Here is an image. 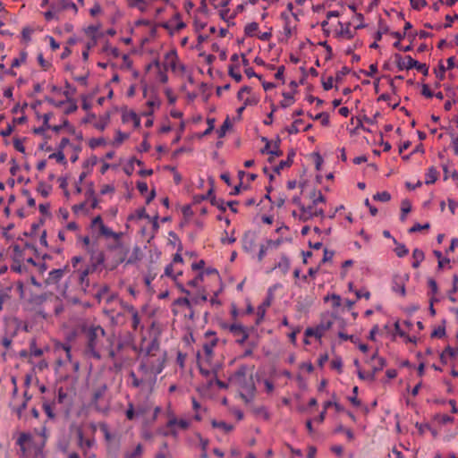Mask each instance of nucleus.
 <instances>
[{
    "label": "nucleus",
    "mask_w": 458,
    "mask_h": 458,
    "mask_svg": "<svg viewBox=\"0 0 458 458\" xmlns=\"http://www.w3.org/2000/svg\"><path fill=\"white\" fill-rule=\"evenodd\" d=\"M31 440V436L28 433H21L18 439L17 445L20 446L22 453L26 452L25 445Z\"/></svg>",
    "instance_id": "22"
},
{
    "label": "nucleus",
    "mask_w": 458,
    "mask_h": 458,
    "mask_svg": "<svg viewBox=\"0 0 458 458\" xmlns=\"http://www.w3.org/2000/svg\"><path fill=\"white\" fill-rule=\"evenodd\" d=\"M99 429L104 434L106 440L110 441L112 438L111 433L109 431V428L106 423L101 422L98 424Z\"/></svg>",
    "instance_id": "43"
},
{
    "label": "nucleus",
    "mask_w": 458,
    "mask_h": 458,
    "mask_svg": "<svg viewBox=\"0 0 458 458\" xmlns=\"http://www.w3.org/2000/svg\"><path fill=\"white\" fill-rule=\"evenodd\" d=\"M211 203L212 205L216 206L219 209L223 211H225L226 209V204L224 202L223 199H216L215 197H213V199H211Z\"/></svg>",
    "instance_id": "53"
},
{
    "label": "nucleus",
    "mask_w": 458,
    "mask_h": 458,
    "mask_svg": "<svg viewBox=\"0 0 458 458\" xmlns=\"http://www.w3.org/2000/svg\"><path fill=\"white\" fill-rule=\"evenodd\" d=\"M394 57L399 71L410 70L416 65V60L412 59L411 55L403 57L400 54H394Z\"/></svg>",
    "instance_id": "10"
},
{
    "label": "nucleus",
    "mask_w": 458,
    "mask_h": 458,
    "mask_svg": "<svg viewBox=\"0 0 458 458\" xmlns=\"http://www.w3.org/2000/svg\"><path fill=\"white\" fill-rule=\"evenodd\" d=\"M445 335V326H438L431 333V337H433V338H442Z\"/></svg>",
    "instance_id": "42"
},
{
    "label": "nucleus",
    "mask_w": 458,
    "mask_h": 458,
    "mask_svg": "<svg viewBox=\"0 0 458 458\" xmlns=\"http://www.w3.org/2000/svg\"><path fill=\"white\" fill-rule=\"evenodd\" d=\"M283 242L282 238H278L277 240H267L266 244L269 249H277Z\"/></svg>",
    "instance_id": "52"
},
{
    "label": "nucleus",
    "mask_w": 458,
    "mask_h": 458,
    "mask_svg": "<svg viewBox=\"0 0 458 458\" xmlns=\"http://www.w3.org/2000/svg\"><path fill=\"white\" fill-rule=\"evenodd\" d=\"M131 327L134 331H137L139 328H142L143 327L141 326V318L139 315V312L137 313H134L132 316H131Z\"/></svg>",
    "instance_id": "37"
},
{
    "label": "nucleus",
    "mask_w": 458,
    "mask_h": 458,
    "mask_svg": "<svg viewBox=\"0 0 458 458\" xmlns=\"http://www.w3.org/2000/svg\"><path fill=\"white\" fill-rule=\"evenodd\" d=\"M283 97L284 99L280 103V106L283 108H286L294 103V98L292 93L284 92Z\"/></svg>",
    "instance_id": "31"
},
{
    "label": "nucleus",
    "mask_w": 458,
    "mask_h": 458,
    "mask_svg": "<svg viewBox=\"0 0 458 458\" xmlns=\"http://www.w3.org/2000/svg\"><path fill=\"white\" fill-rule=\"evenodd\" d=\"M333 325V321L330 318H325L322 319L320 324L318 325L322 330V332L325 334L327 330H328Z\"/></svg>",
    "instance_id": "45"
},
{
    "label": "nucleus",
    "mask_w": 458,
    "mask_h": 458,
    "mask_svg": "<svg viewBox=\"0 0 458 458\" xmlns=\"http://www.w3.org/2000/svg\"><path fill=\"white\" fill-rule=\"evenodd\" d=\"M13 147H14V148L17 151H19L21 153H24L25 152V147L23 145L22 140H21L20 139H15L13 140Z\"/></svg>",
    "instance_id": "58"
},
{
    "label": "nucleus",
    "mask_w": 458,
    "mask_h": 458,
    "mask_svg": "<svg viewBox=\"0 0 458 458\" xmlns=\"http://www.w3.org/2000/svg\"><path fill=\"white\" fill-rule=\"evenodd\" d=\"M412 267L417 268L420 267L421 261L424 259V252L421 250L415 249L412 252Z\"/></svg>",
    "instance_id": "21"
},
{
    "label": "nucleus",
    "mask_w": 458,
    "mask_h": 458,
    "mask_svg": "<svg viewBox=\"0 0 458 458\" xmlns=\"http://www.w3.org/2000/svg\"><path fill=\"white\" fill-rule=\"evenodd\" d=\"M259 30V24L257 22L248 23L244 28L245 35L252 37L256 34Z\"/></svg>",
    "instance_id": "32"
},
{
    "label": "nucleus",
    "mask_w": 458,
    "mask_h": 458,
    "mask_svg": "<svg viewBox=\"0 0 458 458\" xmlns=\"http://www.w3.org/2000/svg\"><path fill=\"white\" fill-rule=\"evenodd\" d=\"M370 360L374 363L372 371L375 372V374L386 366V360L382 357H379L377 352H375Z\"/></svg>",
    "instance_id": "19"
},
{
    "label": "nucleus",
    "mask_w": 458,
    "mask_h": 458,
    "mask_svg": "<svg viewBox=\"0 0 458 458\" xmlns=\"http://www.w3.org/2000/svg\"><path fill=\"white\" fill-rule=\"evenodd\" d=\"M163 65L165 71L171 69L174 72L178 71L182 72H185V66L179 63L175 50H171L165 54Z\"/></svg>",
    "instance_id": "7"
},
{
    "label": "nucleus",
    "mask_w": 458,
    "mask_h": 458,
    "mask_svg": "<svg viewBox=\"0 0 458 458\" xmlns=\"http://www.w3.org/2000/svg\"><path fill=\"white\" fill-rule=\"evenodd\" d=\"M262 141L266 143L265 147L261 149L262 154H270L272 143L265 137L262 138Z\"/></svg>",
    "instance_id": "62"
},
{
    "label": "nucleus",
    "mask_w": 458,
    "mask_h": 458,
    "mask_svg": "<svg viewBox=\"0 0 458 458\" xmlns=\"http://www.w3.org/2000/svg\"><path fill=\"white\" fill-rule=\"evenodd\" d=\"M230 332L236 337L239 344H243L249 337L248 330L242 324L233 323L229 326Z\"/></svg>",
    "instance_id": "8"
},
{
    "label": "nucleus",
    "mask_w": 458,
    "mask_h": 458,
    "mask_svg": "<svg viewBox=\"0 0 458 458\" xmlns=\"http://www.w3.org/2000/svg\"><path fill=\"white\" fill-rule=\"evenodd\" d=\"M176 426L178 429L186 430L190 427V421L184 419H177L176 417H172L170 420H167L166 427Z\"/></svg>",
    "instance_id": "15"
},
{
    "label": "nucleus",
    "mask_w": 458,
    "mask_h": 458,
    "mask_svg": "<svg viewBox=\"0 0 458 458\" xmlns=\"http://www.w3.org/2000/svg\"><path fill=\"white\" fill-rule=\"evenodd\" d=\"M316 120H320L323 126L329 125V115L327 113H319L315 116Z\"/></svg>",
    "instance_id": "47"
},
{
    "label": "nucleus",
    "mask_w": 458,
    "mask_h": 458,
    "mask_svg": "<svg viewBox=\"0 0 458 458\" xmlns=\"http://www.w3.org/2000/svg\"><path fill=\"white\" fill-rule=\"evenodd\" d=\"M375 372H368V373H365L363 371H361L360 369L358 370V377L360 379H362V380H369V381H374L375 380Z\"/></svg>",
    "instance_id": "44"
},
{
    "label": "nucleus",
    "mask_w": 458,
    "mask_h": 458,
    "mask_svg": "<svg viewBox=\"0 0 458 458\" xmlns=\"http://www.w3.org/2000/svg\"><path fill=\"white\" fill-rule=\"evenodd\" d=\"M143 454V446L141 444H138L136 447L131 451H127L124 454V458H140Z\"/></svg>",
    "instance_id": "23"
},
{
    "label": "nucleus",
    "mask_w": 458,
    "mask_h": 458,
    "mask_svg": "<svg viewBox=\"0 0 458 458\" xmlns=\"http://www.w3.org/2000/svg\"><path fill=\"white\" fill-rule=\"evenodd\" d=\"M235 68L239 69V66L230 65L228 69L229 75L236 81L240 82L242 80V76L239 72H235Z\"/></svg>",
    "instance_id": "38"
},
{
    "label": "nucleus",
    "mask_w": 458,
    "mask_h": 458,
    "mask_svg": "<svg viewBox=\"0 0 458 458\" xmlns=\"http://www.w3.org/2000/svg\"><path fill=\"white\" fill-rule=\"evenodd\" d=\"M159 350V344L157 340H152L145 350V354L147 356L146 359H143L141 361L139 369L142 371L143 373L150 372L151 374H154L155 376L161 373L163 367L162 365L158 364L157 366H155L153 364V361L151 360L152 357L156 356V352Z\"/></svg>",
    "instance_id": "3"
},
{
    "label": "nucleus",
    "mask_w": 458,
    "mask_h": 458,
    "mask_svg": "<svg viewBox=\"0 0 458 458\" xmlns=\"http://www.w3.org/2000/svg\"><path fill=\"white\" fill-rule=\"evenodd\" d=\"M10 299L8 290L0 289V311L3 310L4 303Z\"/></svg>",
    "instance_id": "46"
},
{
    "label": "nucleus",
    "mask_w": 458,
    "mask_h": 458,
    "mask_svg": "<svg viewBox=\"0 0 458 458\" xmlns=\"http://www.w3.org/2000/svg\"><path fill=\"white\" fill-rule=\"evenodd\" d=\"M438 176V172L435 167H429L427 174H426V184H431L434 183Z\"/></svg>",
    "instance_id": "25"
},
{
    "label": "nucleus",
    "mask_w": 458,
    "mask_h": 458,
    "mask_svg": "<svg viewBox=\"0 0 458 458\" xmlns=\"http://www.w3.org/2000/svg\"><path fill=\"white\" fill-rule=\"evenodd\" d=\"M231 127L229 118H226L220 128L216 131L218 138H223L226 134L228 129Z\"/></svg>",
    "instance_id": "35"
},
{
    "label": "nucleus",
    "mask_w": 458,
    "mask_h": 458,
    "mask_svg": "<svg viewBox=\"0 0 458 458\" xmlns=\"http://www.w3.org/2000/svg\"><path fill=\"white\" fill-rule=\"evenodd\" d=\"M373 199L381 202H387L391 199L390 193L387 191L377 192L373 196Z\"/></svg>",
    "instance_id": "40"
},
{
    "label": "nucleus",
    "mask_w": 458,
    "mask_h": 458,
    "mask_svg": "<svg viewBox=\"0 0 458 458\" xmlns=\"http://www.w3.org/2000/svg\"><path fill=\"white\" fill-rule=\"evenodd\" d=\"M391 35L395 38L397 39V41H395L394 43V47L403 51V52H409L412 49V45L410 44L408 46H406L405 47H401V43L400 41L404 38L406 37V34L405 32L403 33H400L398 31H394V32H392Z\"/></svg>",
    "instance_id": "17"
},
{
    "label": "nucleus",
    "mask_w": 458,
    "mask_h": 458,
    "mask_svg": "<svg viewBox=\"0 0 458 458\" xmlns=\"http://www.w3.org/2000/svg\"><path fill=\"white\" fill-rule=\"evenodd\" d=\"M357 299L365 298L369 300L370 298V293L367 290H356L354 291Z\"/></svg>",
    "instance_id": "56"
},
{
    "label": "nucleus",
    "mask_w": 458,
    "mask_h": 458,
    "mask_svg": "<svg viewBox=\"0 0 458 458\" xmlns=\"http://www.w3.org/2000/svg\"><path fill=\"white\" fill-rule=\"evenodd\" d=\"M413 68L417 69L419 72H421L424 75H428V67L425 64H420L416 61V65Z\"/></svg>",
    "instance_id": "60"
},
{
    "label": "nucleus",
    "mask_w": 458,
    "mask_h": 458,
    "mask_svg": "<svg viewBox=\"0 0 458 458\" xmlns=\"http://www.w3.org/2000/svg\"><path fill=\"white\" fill-rule=\"evenodd\" d=\"M203 280V272H200L198 276H195V278L190 280L187 284L191 287H197L199 284V282H201Z\"/></svg>",
    "instance_id": "49"
},
{
    "label": "nucleus",
    "mask_w": 458,
    "mask_h": 458,
    "mask_svg": "<svg viewBox=\"0 0 458 458\" xmlns=\"http://www.w3.org/2000/svg\"><path fill=\"white\" fill-rule=\"evenodd\" d=\"M162 435L165 437L170 436V437H173L174 438H177L178 437V428L176 426H173V427L165 426V428L162 432Z\"/></svg>",
    "instance_id": "36"
},
{
    "label": "nucleus",
    "mask_w": 458,
    "mask_h": 458,
    "mask_svg": "<svg viewBox=\"0 0 458 458\" xmlns=\"http://www.w3.org/2000/svg\"><path fill=\"white\" fill-rule=\"evenodd\" d=\"M126 414V418L129 420H132L135 419L136 417V412H135V410H134V406L131 403H130L128 404V409L125 412Z\"/></svg>",
    "instance_id": "51"
},
{
    "label": "nucleus",
    "mask_w": 458,
    "mask_h": 458,
    "mask_svg": "<svg viewBox=\"0 0 458 458\" xmlns=\"http://www.w3.org/2000/svg\"><path fill=\"white\" fill-rule=\"evenodd\" d=\"M173 305L178 306V307H184L188 310H191L192 306L198 305V300L197 299L190 300L187 297L177 298L176 300L174 301Z\"/></svg>",
    "instance_id": "14"
},
{
    "label": "nucleus",
    "mask_w": 458,
    "mask_h": 458,
    "mask_svg": "<svg viewBox=\"0 0 458 458\" xmlns=\"http://www.w3.org/2000/svg\"><path fill=\"white\" fill-rule=\"evenodd\" d=\"M211 424H212V426L214 428H221L225 432H230V431H232L233 429V425L227 424V423H225L224 421L212 420Z\"/></svg>",
    "instance_id": "34"
},
{
    "label": "nucleus",
    "mask_w": 458,
    "mask_h": 458,
    "mask_svg": "<svg viewBox=\"0 0 458 458\" xmlns=\"http://www.w3.org/2000/svg\"><path fill=\"white\" fill-rule=\"evenodd\" d=\"M302 120L301 119H297L295 120L288 128H287V131L290 133V134H296L300 131V128H299V125L302 124Z\"/></svg>",
    "instance_id": "41"
},
{
    "label": "nucleus",
    "mask_w": 458,
    "mask_h": 458,
    "mask_svg": "<svg viewBox=\"0 0 458 458\" xmlns=\"http://www.w3.org/2000/svg\"><path fill=\"white\" fill-rule=\"evenodd\" d=\"M105 335V330L100 327H91L86 334L87 352L95 359L99 360L101 355L98 351V342Z\"/></svg>",
    "instance_id": "4"
},
{
    "label": "nucleus",
    "mask_w": 458,
    "mask_h": 458,
    "mask_svg": "<svg viewBox=\"0 0 458 458\" xmlns=\"http://www.w3.org/2000/svg\"><path fill=\"white\" fill-rule=\"evenodd\" d=\"M293 164V159L291 157H287L286 160H282L280 163L275 166L274 171L277 174L280 173L281 170L290 167Z\"/></svg>",
    "instance_id": "33"
},
{
    "label": "nucleus",
    "mask_w": 458,
    "mask_h": 458,
    "mask_svg": "<svg viewBox=\"0 0 458 458\" xmlns=\"http://www.w3.org/2000/svg\"><path fill=\"white\" fill-rule=\"evenodd\" d=\"M445 355H448L452 358H454V357L458 356V351L450 346H447L445 349V351L443 352V353L441 354V358L443 359Z\"/></svg>",
    "instance_id": "50"
},
{
    "label": "nucleus",
    "mask_w": 458,
    "mask_h": 458,
    "mask_svg": "<svg viewBox=\"0 0 458 458\" xmlns=\"http://www.w3.org/2000/svg\"><path fill=\"white\" fill-rule=\"evenodd\" d=\"M377 72V64H372L369 67V71L365 72L366 76L373 77Z\"/></svg>",
    "instance_id": "64"
},
{
    "label": "nucleus",
    "mask_w": 458,
    "mask_h": 458,
    "mask_svg": "<svg viewBox=\"0 0 458 458\" xmlns=\"http://www.w3.org/2000/svg\"><path fill=\"white\" fill-rule=\"evenodd\" d=\"M411 4L414 9L420 10L427 4L426 0H411Z\"/></svg>",
    "instance_id": "59"
},
{
    "label": "nucleus",
    "mask_w": 458,
    "mask_h": 458,
    "mask_svg": "<svg viewBox=\"0 0 458 458\" xmlns=\"http://www.w3.org/2000/svg\"><path fill=\"white\" fill-rule=\"evenodd\" d=\"M67 10H72L74 13H77V6L72 0H52L49 4V8L46 11L44 18L46 21H59L63 12Z\"/></svg>",
    "instance_id": "2"
},
{
    "label": "nucleus",
    "mask_w": 458,
    "mask_h": 458,
    "mask_svg": "<svg viewBox=\"0 0 458 458\" xmlns=\"http://www.w3.org/2000/svg\"><path fill=\"white\" fill-rule=\"evenodd\" d=\"M279 143H280V140H278L277 141H276L273 144V148L271 149L269 155L276 156V157H280L283 155L282 150H280V148H279Z\"/></svg>",
    "instance_id": "54"
},
{
    "label": "nucleus",
    "mask_w": 458,
    "mask_h": 458,
    "mask_svg": "<svg viewBox=\"0 0 458 458\" xmlns=\"http://www.w3.org/2000/svg\"><path fill=\"white\" fill-rule=\"evenodd\" d=\"M130 377L131 378V386L137 388L140 387L142 384V380L139 379L133 371L130 373Z\"/></svg>",
    "instance_id": "57"
},
{
    "label": "nucleus",
    "mask_w": 458,
    "mask_h": 458,
    "mask_svg": "<svg viewBox=\"0 0 458 458\" xmlns=\"http://www.w3.org/2000/svg\"><path fill=\"white\" fill-rule=\"evenodd\" d=\"M409 276L408 275H396L393 278L392 282V290L401 294L402 296H404L406 293L405 291V282L408 281Z\"/></svg>",
    "instance_id": "11"
},
{
    "label": "nucleus",
    "mask_w": 458,
    "mask_h": 458,
    "mask_svg": "<svg viewBox=\"0 0 458 458\" xmlns=\"http://www.w3.org/2000/svg\"><path fill=\"white\" fill-rule=\"evenodd\" d=\"M393 241H394V244H396L394 252L399 258H403L409 253V250L406 248L405 245L398 243L394 238H393Z\"/></svg>",
    "instance_id": "29"
},
{
    "label": "nucleus",
    "mask_w": 458,
    "mask_h": 458,
    "mask_svg": "<svg viewBox=\"0 0 458 458\" xmlns=\"http://www.w3.org/2000/svg\"><path fill=\"white\" fill-rule=\"evenodd\" d=\"M255 246V235L252 233H246L242 238L243 249L250 252L252 251Z\"/></svg>",
    "instance_id": "16"
},
{
    "label": "nucleus",
    "mask_w": 458,
    "mask_h": 458,
    "mask_svg": "<svg viewBox=\"0 0 458 458\" xmlns=\"http://www.w3.org/2000/svg\"><path fill=\"white\" fill-rule=\"evenodd\" d=\"M310 198L312 201V204H314L316 207H318V205L320 203L326 202L325 197L319 191H313L312 192H310Z\"/></svg>",
    "instance_id": "24"
},
{
    "label": "nucleus",
    "mask_w": 458,
    "mask_h": 458,
    "mask_svg": "<svg viewBox=\"0 0 458 458\" xmlns=\"http://www.w3.org/2000/svg\"><path fill=\"white\" fill-rule=\"evenodd\" d=\"M86 195L88 196L89 199H91V208H97L98 207V199L94 196V191L93 189H89L86 192Z\"/></svg>",
    "instance_id": "48"
},
{
    "label": "nucleus",
    "mask_w": 458,
    "mask_h": 458,
    "mask_svg": "<svg viewBox=\"0 0 458 458\" xmlns=\"http://www.w3.org/2000/svg\"><path fill=\"white\" fill-rule=\"evenodd\" d=\"M268 250H269V248L267 247V244L261 245L259 247V254H258V260L259 261H261L264 259V257L266 256V254H267Z\"/></svg>",
    "instance_id": "63"
},
{
    "label": "nucleus",
    "mask_w": 458,
    "mask_h": 458,
    "mask_svg": "<svg viewBox=\"0 0 458 458\" xmlns=\"http://www.w3.org/2000/svg\"><path fill=\"white\" fill-rule=\"evenodd\" d=\"M276 267L280 268L284 274L287 273L290 267V261L288 258L283 255Z\"/></svg>",
    "instance_id": "30"
},
{
    "label": "nucleus",
    "mask_w": 458,
    "mask_h": 458,
    "mask_svg": "<svg viewBox=\"0 0 458 458\" xmlns=\"http://www.w3.org/2000/svg\"><path fill=\"white\" fill-rule=\"evenodd\" d=\"M300 212L299 218L303 222H307L317 216H320L322 218L325 216L324 209L322 208L316 207L312 203L309 206L300 205Z\"/></svg>",
    "instance_id": "6"
},
{
    "label": "nucleus",
    "mask_w": 458,
    "mask_h": 458,
    "mask_svg": "<svg viewBox=\"0 0 458 458\" xmlns=\"http://www.w3.org/2000/svg\"><path fill=\"white\" fill-rule=\"evenodd\" d=\"M77 439L78 445L84 452L85 454H87L88 450L91 449L96 444L94 437L85 438L81 429L77 430Z\"/></svg>",
    "instance_id": "12"
},
{
    "label": "nucleus",
    "mask_w": 458,
    "mask_h": 458,
    "mask_svg": "<svg viewBox=\"0 0 458 458\" xmlns=\"http://www.w3.org/2000/svg\"><path fill=\"white\" fill-rule=\"evenodd\" d=\"M266 313V308L264 306H259L257 310V324H259L260 321L264 318Z\"/></svg>",
    "instance_id": "61"
},
{
    "label": "nucleus",
    "mask_w": 458,
    "mask_h": 458,
    "mask_svg": "<svg viewBox=\"0 0 458 458\" xmlns=\"http://www.w3.org/2000/svg\"><path fill=\"white\" fill-rule=\"evenodd\" d=\"M323 335H324V333L322 332V330L318 325L315 327H308L305 330L306 336H314L316 338H321L323 336Z\"/></svg>",
    "instance_id": "28"
},
{
    "label": "nucleus",
    "mask_w": 458,
    "mask_h": 458,
    "mask_svg": "<svg viewBox=\"0 0 458 458\" xmlns=\"http://www.w3.org/2000/svg\"><path fill=\"white\" fill-rule=\"evenodd\" d=\"M67 266H65L64 268H58V269H53L48 273V276L46 280V282L48 284H57L65 275L67 272Z\"/></svg>",
    "instance_id": "13"
},
{
    "label": "nucleus",
    "mask_w": 458,
    "mask_h": 458,
    "mask_svg": "<svg viewBox=\"0 0 458 458\" xmlns=\"http://www.w3.org/2000/svg\"><path fill=\"white\" fill-rule=\"evenodd\" d=\"M254 366L241 365L230 377L229 384L236 387L245 401L252 398L256 386L253 380Z\"/></svg>",
    "instance_id": "1"
},
{
    "label": "nucleus",
    "mask_w": 458,
    "mask_h": 458,
    "mask_svg": "<svg viewBox=\"0 0 458 458\" xmlns=\"http://www.w3.org/2000/svg\"><path fill=\"white\" fill-rule=\"evenodd\" d=\"M99 233L106 237H112L116 241H118L121 237V233L114 232L112 229L108 228L105 225H101V228L99 229Z\"/></svg>",
    "instance_id": "20"
},
{
    "label": "nucleus",
    "mask_w": 458,
    "mask_h": 458,
    "mask_svg": "<svg viewBox=\"0 0 458 458\" xmlns=\"http://www.w3.org/2000/svg\"><path fill=\"white\" fill-rule=\"evenodd\" d=\"M54 406H55L54 403H43V410L49 419H54L55 417V414L54 412Z\"/></svg>",
    "instance_id": "39"
},
{
    "label": "nucleus",
    "mask_w": 458,
    "mask_h": 458,
    "mask_svg": "<svg viewBox=\"0 0 458 458\" xmlns=\"http://www.w3.org/2000/svg\"><path fill=\"white\" fill-rule=\"evenodd\" d=\"M93 270H94V267H87L85 269L81 271L80 276H79V280H80V284L83 289H85L86 287H88L89 285V281L88 276H89V274L91 273Z\"/></svg>",
    "instance_id": "18"
},
{
    "label": "nucleus",
    "mask_w": 458,
    "mask_h": 458,
    "mask_svg": "<svg viewBox=\"0 0 458 458\" xmlns=\"http://www.w3.org/2000/svg\"><path fill=\"white\" fill-rule=\"evenodd\" d=\"M428 228H429V224H425L423 225H421L420 224H415L412 227H411L409 229V233H417L423 229H428Z\"/></svg>",
    "instance_id": "55"
},
{
    "label": "nucleus",
    "mask_w": 458,
    "mask_h": 458,
    "mask_svg": "<svg viewBox=\"0 0 458 458\" xmlns=\"http://www.w3.org/2000/svg\"><path fill=\"white\" fill-rule=\"evenodd\" d=\"M217 339L214 338L208 343L203 344V351L208 359H210L213 355L214 347L216 345Z\"/></svg>",
    "instance_id": "26"
},
{
    "label": "nucleus",
    "mask_w": 458,
    "mask_h": 458,
    "mask_svg": "<svg viewBox=\"0 0 458 458\" xmlns=\"http://www.w3.org/2000/svg\"><path fill=\"white\" fill-rule=\"evenodd\" d=\"M411 202L408 199H403L402 201L400 220L403 222L405 221L406 216L408 213L411 212Z\"/></svg>",
    "instance_id": "27"
},
{
    "label": "nucleus",
    "mask_w": 458,
    "mask_h": 458,
    "mask_svg": "<svg viewBox=\"0 0 458 458\" xmlns=\"http://www.w3.org/2000/svg\"><path fill=\"white\" fill-rule=\"evenodd\" d=\"M107 392L106 384H100L92 391L89 405L99 413L106 414L109 411L107 403H104V397Z\"/></svg>",
    "instance_id": "5"
},
{
    "label": "nucleus",
    "mask_w": 458,
    "mask_h": 458,
    "mask_svg": "<svg viewBox=\"0 0 458 458\" xmlns=\"http://www.w3.org/2000/svg\"><path fill=\"white\" fill-rule=\"evenodd\" d=\"M281 18L284 21V33L279 37V41L287 42L292 37L293 32L295 29V25H292L290 20V14L286 12L281 13Z\"/></svg>",
    "instance_id": "9"
}]
</instances>
